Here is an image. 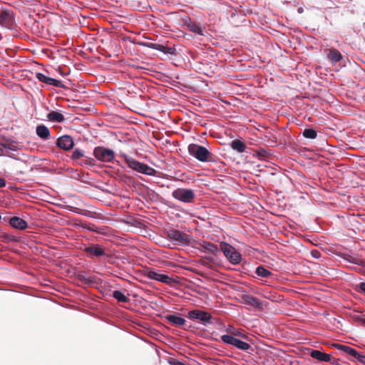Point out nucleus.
Listing matches in <instances>:
<instances>
[{
	"instance_id": "obj_1",
	"label": "nucleus",
	"mask_w": 365,
	"mask_h": 365,
	"mask_svg": "<svg viewBox=\"0 0 365 365\" xmlns=\"http://www.w3.org/2000/svg\"><path fill=\"white\" fill-rule=\"evenodd\" d=\"M122 157L123 158L125 162L130 169L139 173H142L150 176H153L155 175L156 170L154 168L150 167L149 165L143 163H140L126 154H123Z\"/></svg>"
},
{
	"instance_id": "obj_2",
	"label": "nucleus",
	"mask_w": 365,
	"mask_h": 365,
	"mask_svg": "<svg viewBox=\"0 0 365 365\" xmlns=\"http://www.w3.org/2000/svg\"><path fill=\"white\" fill-rule=\"evenodd\" d=\"M188 153L197 160L205 163L212 161V153L204 146L192 143L188 145Z\"/></svg>"
},
{
	"instance_id": "obj_3",
	"label": "nucleus",
	"mask_w": 365,
	"mask_h": 365,
	"mask_svg": "<svg viewBox=\"0 0 365 365\" xmlns=\"http://www.w3.org/2000/svg\"><path fill=\"white\" fill-rule=\"evenodd\" d=\"M220 250L232 264L236 265L240 263L242 255L234 247L226 242H221Z\"/></svg>"
},
{
	"instance_id": "obj_4",
	"label": "nucleus",
	"mask_w": 365,
	"mask_h": 365,
	"mask_svg": "<svg viewBox=\"0 0 365 365\" xmlns=\"http://www.w3.org/2000/svg\"><path fill=\"white\" fill-rule=\"evenodd\" d=\"M0 25L9 30L16 29V23L13 10L8 8L0 9Z\"/></svg>"
},
{
	"instance_id": "obj_5",
	"label": "nucleus",
	"mask_w": 365,
	"mask_h": 365,
	"mask_svg": "<svg viewBox=\"0 0 365 365\" xmlns=\"http://www.w3.org/2000/svg\"><path fill=\"white\" fill-rule=\"evenodd\" d=\"M93 156L102 163H113L115 159V152L103 146H97L93 152Z\"/></svg>"
},
{
	"instance_id": "obj_6",
	"label": "nucleus",
	"mask_w": 365,
	"mask_h": 365,
	"mask_svg": "<svg viewBox=\"0 0 365 365\" xmlns=\"http://www.w3.org/2000/svg\"><path fill=\"white\" fill-rule=\"evenodd\" d=\"M172 197L184 203H192L195 198V194L191 189L177 188L173 191Z\"/></svg>"
},
{
	"instance_id": "obj_7",
	"label": "nucleus",
	"mask_w": 365,
	"mask_h": 365,
	"mask_svg": "<svg viewBox=\"0 0 365 365\" xmlns=\"http://www.w3.org/2000/svg\"><path fill=\"white\" fill-rule=\"evenodd\" d=\"M187 318L192 321H199L204 326L212 324V315L205 311L200 309H193L187 313Z\"/></svg>"
},
{
	"instance_id": "obj_8",
	"label": "nucleus",
	"mask_w": 365,
	"mask_h": 365,
	"mask_svg": "<svg viewBox=\"0 0 365 365\" xmlns=\"http://www.w3.org/2000/svg\"><path fill=\"white\" fill-rule=\"evenodd\" d=\"M83 251L88 258H100L106 256V252L105 248L96 243H90L88 245H85Z\"/></svg>"
},
{
	"instance_id": "obj_9",
	"label": "nucleus",
	"mask_w": 365,
	"mask_h": 365,
	"mask_svg": "<svg viewBox=\"0 0 365 365\" xmlns=\"http://www.w3.org/2000/svg\"><path fill=\"white\" fill-rule=\"evenodd\" d=\"M169 239L175 242L179 245H187L190 243V235L175 229L169 230L168 232Z\"/></svg>"
},
{
	"instance_id": "obj_10",
	"label": "nucleus",
	"mask_w": 365,
	"mask_h": 365,
	"mask_svg": "<svg viewBox=\"0 0 365 365\" xmlns=\"http://www.w3.org/2000/svg\"><path fill=\"white\" fill-rule=\"evenodd\" d=\"M221 340L224 344L227 345H232L241 351H247L251 347L250 344L237 339L231 335H222Z\"/></svg>"
},
{
	"instance_id": "obj_11",
	"label": "nucleus",
	"mask_w": 365,
	"mask_h": 365,
	"mask_svg": "<svg viewBox=\"0 0 365 365\" xmlns=\"http://www.w3.org/2000/svg\"><path fill=\"white\" fill-rule=\"evenodd\" d=\"M182 26L189 31L199 36H205V28L202 26L200 23L192 21L190 18L185 17L182 19Z\"/></svg>"
},
{
	"instance_id": "obj_12",
	"label": "nucleus",
	"mask_w": 365,
	"mask_h": 365,
	"mask_svg": "<svg viewBox=\"0 0 365 365\" xmlns=\"http://www.w3.org/2000/svg\"><path fill=\"white\" fill-rule=\"evenodd\" d=\"M147 277L150 279H153L169 285L175 282V280L173 278L170 277L168 275L161 274L154 270H149L147 272Z\"/></svg>"
},
{
	"instance_id": "obj_13",
	"label": "nucleus",
	"mask_w": 365,
	"mask_h": 365,
	"mask_svg": "<svg viewBox=\"0 0 365 365\" xmlns=\"http://www.w3.org/2000/svg\"><path fill=\"white\" fill-rule=\"evenodd\" d=\"M36 78L38 81L43 83L46 85L53 86L56 88H63L65 86L63 84L61 81L48 77L43 73H36Z\"/></svg>"
},
{
	"instance_id": "obj_14",
	"label": "nucleus",
	"mask_w": 365,
	"mask_h": 365,
	"mask_svg": "<svg viewBox=\"0 0 365 365\" xmlns=\"http://www.w3.org/2000/svg\"><path fill=\"white\" fill-rule=\"evenodd\" d=\"M56 146L64 150H70L74 146L73 138L68 135L59 137L56 140Z\"/></svg>"
},
{
	"instance_id": "obj_15",
	"label": "nucleus",
	"mask_w": 365,
	"mask_h": 365,
	"mask_svg": "<svg viewBox=\"0 0 365 365\" xmlns=\"http://www.w3.org/2000/svg\"><path fill=\"white\" fill-rule=\"evenodd\" d=\"M334 346L341 351H343L344 354H346L347 355L353 357V360L359 361V358L361 357V354L357 351L356 349H353L351 346L343 345V344H335ZM350 360H352V359H349Z\"/></svg>"
},
{
	"instance_id": "obj_16",
	"label": "nucleus",
	"mask_w": 365,
	"mask_h": 365,
	"mask_svg": "<svg viewBox=\"0 0 365 365\" xmlns=\"http://www.w3.org/2000/svg\"><path fill=\"white\" fill-rule=\"evenodd\" d=\"M242 299L245 304L254 307L258 309H262L263 308V304L255 297L249 294H244L242 297Z\"/></svg>"
},
{
	"instance_id": "obj_17",
	"label": "nucleus",
	"mask_w": 365,
	"mask_h": 365,
	"mask_svg": "<svg viewBox=\"0 0 365 365\" xmlns=\"http://www.w3.org/2000/svg\"><path fill=\"white\" fill-rule=\"evenodd\" d=\"M10 225L16 230H24L28 227V223L19 217H12L9 220Z\"/></svg>"
},
{
	"instance_id": "obj_18",
	"label": "nucleus",
	"mask_w": 365,
	"mask_h": 365,
	"mask_svg": "<svg viewBox=\"0 0 365 365\" xmlns=\"http://www.w3.org/2000/svg\"><path fill=\"white\" fill-rule=\"evenodd\" d=\"M327 59L329 60L333 64H336L339 62L342 58L343 56L336 48H331L326 50Z\"/></svg>"
},
{
	"instance_id": "obj_19",
	"label": "nucleus",
	"mask_w": 365,
	"mask_h": 365,
	"mask_svg": "<svg viewBox=\"0 0 365 365\" xmlns=\"http://www.w3.org/2000/svg\"><path fill=\"white\" fill-rule=\"evenodd\" d=\"M200 246L202 248H203L205 250L202 251L205 253H212L215 255H217L220 251L221 250L219 249L218 246L214 243H212L210 242L207 241H202L200 243Z\"/></svg>"
},
{
	"instance_id": "obj_20",
	"label": "nucleus",
	"mask_w": 365,
	"mask_h": 365,
	"mask_svg": "<svg viewBox=\"0 0 365 365\" xmlns=\"http://www.w3.org/2000/svg\"><path fill=\"white\" fill-rule=\"evenodd\" d=\"M344 260L352 263L354 264L360 265V266H364L365 265V261L364 259H361L357 257L353 256L351 255L347 254V253H343L339 255Z\"/></svg>"
},
{
	"instance_id": "obj_21",
	"label": "nucleus",
	"mask_w": 365,
	"mask_h": 365,
	"mask_svg": "<svg viewBox=\"0 0 365 365\" xmlns=\"http://www.w3.org/2000/svg\"><path fill=\"white\" fill-rule=\"evenodd\" d=\"M36 135L42 140H48L50 138V130L45 125H38L36 129Z\"/></svg>"
},
{
	"instance_id": "obj_22",
	"label": "nucleus",
	"mask_w": 365,
	"mask_h": 365,
	"mask_svg": "<svg viewBox=\"0 0 365 365\" xmlns=\"http://www.w3.org/2000/svg\"><path fill=\"white\" fill-rule=\"evenodd\" d=\"M310 356L319 361H325L329 362L331 361V356L330 355L322 352L319 350H312L310 353Z\"/></svg>"
},
{
	"instance_id": "obj_23",
	"label": "nucleus",
	"mask_w": 365,
	"mask_h": 365,
	"mask_svg": "<svg viewBox=\"0 0 365 365\" xmlns=\"http://www.w3.org/2000/svg\"><path fill=\"white\" fill-rule=\"evenodd\" d=\"M165 318L170 324L178 327H182L186 323V320L184 318L175 314L168 315Z\"/></svg>"
},
{
	"instance_id": "obj_24",
	"label": "nucleus",
	"mask_w": 365,
	"mask_h": 365,
	"mask_svg": "<svg viewBox=\"0 0 365 365\" xmlns=\"http://www.w3.org/2000/svg\"><path fill=\"white\" fill-rule=\"evenodd\" d=\"M47 118L51 122L63 123L66 118L63 114L56 111H51L47 115Z\"/></svg>"
},
{
	"instance_id": "obj_25",
	"label": "nucleus",
	"mask_w": 365,
	"mask_h": 365,
	"mask_svg": "<svg viewBox=\"0 0 365 365\" xmlns=\"http://www.w3.org/2000/svg\"><path fill=\"white\" fill-rule=\"evenodd\" d=\"M231 148L238 153H243L245 150L246 146L245 143L240 140L236 139L231 143Z\"/></svg>"
},
{
	"instance_id": "obj_26",
	"label": "nucleus",
	"mask_w": 365,
	"mask_h": 365,
	"mask_svg": "<svg viewBox=\"0 0 365 365\" xmlns=\"http://www.w3.org/2000/svg\"><path fill=\"white\" fill-rule=\"evenodd\" d=\"M227 332L228 333L227 335H231L232 336H239L242 338H247V336L240 331L238 329H235L233 326L229 325L226 329Z\"/></svg>"
},
{
	"instance_id": "obj_27",
	"label": "nucleus",
	"mask_w": 365,
	"mask_h": 365,
	"mask_svg": "<svg viewBox=\"0 0 365 365\" xmlns=\"http://www.w3.org/2000/svg\"><path fill=\"white\" fill-rule=\"evenodd\" d=\"M255 273L258 277L262 278H267L272 274L271 272L263 266H258L256 268Z\"/></svg>"
},
{
	"instance_id": "obj_28",
	"label": "nucleus",
	"mask_w": 365,
	"mask_h": 365,
	"mask_svg": "<svg viewBox=\"0 0 365 365\" xmlns=\"http://www.w3.org/2000/svg\"><path fill=\"white\" fill-rule=\"evenodd\" d=\"M83 157H85L84 151L80 148H76L71 155V159L74 162H78Z\"/></svg>"
},
{
	"instance_id": "obj_29",
	"label": "nucleus",
	"mask_w": 365,
	"mask_h": 365,
	"mask_svg": "<svg viewBox=\"0 0 365 365\" xmlns=\"http://www.w3.org/2000/svg\"><path fill=\"white\" fill-rule=\"evenodd\" d=\"M113 297L120 302H128L129 299L120 290H115Z\"/></svg>"
},
{
	"instance_id": "obj_30",
	"label": "nucleus",
	"mask_w": 365,
	"mask_h": 365,
	"mask_svg": "<svg viewBox=\"0 0 365 365\" xmlns=\"http://www.w3.org/2000/svg\"><path fill=\"white\" fill-rule=\"evenodd\" d=\"M0 239L2 242L5 243L16 242L19 241L18 238L16 236L8 233H4L1 235H0Z\"/></svg>"
},
{
	"instance_id": "obj_31",
	"label": "nucleus",
	"mask_w": 365,
	"mask_h": 365,
	"mask_svg": "<svg viewBox=\"0 0 365 365\" xmlns=\"http://www.w3.org/2000/svg\"><path fill=\"white\" fill-rule=\"evenodd\" d=\"M302 135L305 138L315 139L317 136V132L313 128H307L304 130Z\"/></svg>"
},
{
	"instance_id": "obj_32",
	"label": "nucleus",
	"mask_w": 365,
	"mask_h": 365,
	"mask_svg": "<svg viewBox=\"0 0 365 365\" xmlns=\"http://www.w3.org/2000/svg\"><path fill=\"white\" fill-rule=\"evenodd\" d=\"M78 163L83 167H93L96 165V160L92 158H86Z\"/></svg>"
},
{
	"instance_id": "obj_33",
	"label": "nucleus",
	"mask_w": 365,
	"mask_h": 365,
	"mask_svg": "<svg viewBox=\"0 0 365 365\" xmlns=\"http://www.w3.org/2000/svg\"><path fill=\"white\" fill-rule=\"evenodd\" d=\"M140 45L157 51H159L163 48L161 44L154 43H140Z\"/></svg>"
},
{
	"instance_id": "obj_34",
	"label": "nucleus",
	"mask_w": 365,
	"mask_h": 365,
	"mask_svg": "<svg viewBox=\"0 0 365 365\" xmlns=\"http://www.w3.org/2000/svg\"><path fill=\"white\" fill-rule=\"evenodd\" d=\"M162 47L163 48H161L160 50H159V51L163 52L165 54H167V53L173 54V53H174L175 49L173 48L168 47V46H163V45H162Z\"/></svg>"
},
{
	"instance_id": "obj_35",
	"label": "nucleus",
	"mask_w": 365,
	"mask_h": 365,
	"mask_svg": "<svg viewBox=\"0 0 365 365\" xmlns=\"http://www.w3.org/2000/svg\"><path fill=\"white\" fill-rule=\"evenodd\" d=\"M3 148L11 150H16V146L13 145L12 143H2L1 145Z\"/></svg>"
},
{
	"instance_id": "obj_36",
	"label": "nucleus",
	"mask_w": 365,
	"mask_h": 365,
	"mask_svg": "<svg viewBox=\"0 0 365 365\" xmlns=\"http://www.w3.org/2000/svg\"><path fill=\"white\" fill-rule=\"evenodd\" d=\"M357 287L359 288L358 292L365 295V282H361Z\"/></svg>"
},
{
	"instance_id": "obj_37",
	"label": "nucleus",
	"mask_w": 365,
	"mask_h": 365,
	"mask_svg": "<svg viewBox=\"0 0 365 365\" xmlns=\"http://www.w3.org/2000/svg\"><path fill=\"white\" fill-rule=\"evenodd\" d=\"M353 319L356 322H358L360 324L363 317L360 315H355V316H354Z\"/></svg>"
},
{
	"instance_id": "obj_38",
	"label": "nucleus",
	"mask_w": 365,
	"mask_h": 365,
	"mask_svg": "<svg viewBox=\"0 0 365 365\" xmlns=\"http://www.w3.org/2000/svg\"><path fill=\"white\" fill-rule=\"evenodd\" d=\"M311 254H312V256L314 258H316V259H317V258L319 257V255H320L319 252V251H317V250L312 251V253H311Z\"/></svg>"
},
{
	"instance_id": "obj_39",
	"label": "nucleus",
	"mask_w": 365,
	"mask_h": 365,
	"mask_svg": "<svg viewBox=\"0 0 365 365\" xmlns=\"http://www.w3.org/2000/svg\"><path fill=\"white\" fill-rule=\"evenodd\" d=\"M6 185V182L4 178H0V188L4 187Z\"/></svg>"
},
{
	"instance_id": "obj_40",
	"label": "nucleus",
	"mask_w": 365,
	"mask_h": 365,
	"mask_svg": "<svg viewBox=\"0 0 365 365\" xmlns=\"http://www.w3.org/2000/svg\"><path fill=\"white\" fill-rule=\"evenodd\" d=\"M358 361L365 365V356L361 355Z\"/></svg>"
},
{
	"instance_id": "obj_41",
	"label": "nucleus",
	"mask_w": 365,
	"mask_h": 365,
	"mask_svg": "<svg viewBox=\"0 0 365 365\" xmlns=\"http://www.w3.org/2000/svg\"><path fill=\"white\" fill-rule=\"evenodd\" d=\"M360 325L365 327V319L364 318L362 319V320L360 323Z\"/></svg>"
},
{
	"instance_id": "obj_42",
	"label": "nucleus",
	"mask_w": 365,
	"mask_h": 365,
	"mask_svg": "<svg viewBox=\"0 0 365 365\" xmlns=\"http://www.w3.org/2000/svg\"><path fill=\"white\" fill-rule=\"evenodd\" d=\"M4 150L2 147H0V156L4 155Z\"/></svg>"
},
{
	"instance_id": "obj_43",
	"label": "nucleus",
	"mask_w": 365,
	"mask_h": 365,
	"mask_svg": "<svg viewBox=\"0 0 365 365\" xmlns=\"http://www.w3.org/2000/svg\"><path fill=\"white\" fill-rule=\"evenodd\" d=\"M303 11H304V10H303V9H302V7H299V8H298V9H297L298 13H299V14H302V13L303 12Z\"/></svg>"
},
{
	"instance_id": "obj_44",
	"label": "nucleus",
	"mask_w": 365,
	"mask_h": 365,
	"mask_svg": "<svg viewBox=\"0 0 365 365\" xmlns=\"http://www.w3.org/2000/svg\"><path fill=\"white\" fill-rule=\"evenodd\" d=\"M83 215L86 217H91V215L88 213H83Z\"/></svg>"
},
{
	"instance_id": "obj_45",
	"label": "nucleus",
	"mask_w": 365,
	"mask_h": 365,
	"mask_svg": "<svg viewBox=\"0 0 365 365\" xmlns=\"http://www.w3.org/2000/svg\"><path fill=\"white\" fill-rule=\"evenodd\" d=\"M1 220V216L0 215V220Z\"/></svg>"
}]
</instances>
